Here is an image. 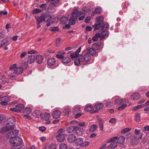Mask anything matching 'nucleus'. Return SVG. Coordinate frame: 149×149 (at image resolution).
I'll return each instance as SVG.
<instances>
[{
	"label": "nucleus",
	"instance_id": "f257e3e1",
	"mask_svg": "<svg viewBox=\"0 0 149 149\" xmlns=\"http://www.w3.org/2000/svg\"><path fill=\"white\" fill-rule=\"evenodd\" d=\"M75 144L77 146L81 147H85L88 145L89 143L87 141H83V139L81 138L76 139L75 141Z\"/></svg>",
	"mask_w": 149,
	"mask_h": 149
},
{
	"label": "nucleus",
	"instance_id": "f03ea898",
	"mask_svg": "<svg viewBox=\"0 0 149 149\" xmlns=\"http://www.w3.org/2000/svg\"><path fill=\"white\" fill-rule=\"evenodd\" d=\"M10 142L12 146H18L22 144V140L21 138L16 136L10 139Z\"/></svg>",
	"mask_w": 149,
	"mask_h": 149
},
{
	"label": "nucleus",
	"instance_id": "7ed1b4c3",
	"mask_svg": "<svg viewBox=\"0 0 149 149\" xmlns=\"http://www.w3.org/2000/svg\"><path fill=\"white\" fill-rule=\"evenodd\" d=\"M15 123V119L11 118L8 119L5 123L6 127H8L10 130H12L14 129Z\"/></svg>",
	"mask_w": 149,
	"mask_h": 149
},
{
	"label": "nucleus",
	"instance_id": "20e7f679",
	"mask_svg": "<svg viewBox=\"0 0 149 149\" xmlns=\"http://www.w3.org/2000/svg\"><path fill=\"white\" fill-rule=\"evenodd\" d=\"M82 53L80 55V59H81V63L82 64H85L86 63L88 62L91 59V56L88 53Z\"/></svg>",
	"mask_w": 149,
	"mask_h": 149
},
{
	"label": "nucleus",
	"instance_id": "39448f33",
	"mask_svg": "<svg viewBox=\"0 0 149 149\" xmlns=\"http://www.w3.org/2000/svg\"><path fill=\"white\" fill-rule=\"evenodd\" d=\"M19 131L17 130H11L6 134L7 136L10 139L14 138L16 137L19 133Z\"/></svg>",
	"mask_w": 149,
	"mask_h": 149
},
{
	"label": "nucleus",
	"instance_id": "423d86ee",
	"mask_svg": "<svg viewBox=\"0 0 149 149\" xmlns=\"http://www.w3.org/2000/svg\"><path fill=\"white\" fill-rule=\"evenodd\" d=\"M81 111L80 108L78 107H75L73 109V113L75 115V117L78 118L81 116L82 113L80 112Z\"/></svg>",
	"mask_w": 149,
	"mask_h": 149
},
{
	"label": "nucleus",
	"instance_id": "0eeeda50",
	"mask_svg": "<svg viewBox=\"0 0 149 149\" xmlns=\"http://www.w3.org/2000/svg\"><path fill=\"white\" fill-rule=\"evenodd\" d=\"M79 128V126H70L68 127L67 129V131L69 133H72L75 131H76L77 133H78L77 132L78 131V129Z\"/></svg>",
	"mask_w": 149,
	"mask_h": 149
},
{
	"label": "nucleus",
	"instance_id": "6e6552de",
	"mask_svg": "<svg viewBox=\"0 0 149 149\" xmlns=\"http://www.w3.org/2000/svg\"><path fill=\"white\" fill-rule=\"evenodd\" d=\"M94 107L92 105L87 106L85 108V110L88 112L91 113H96L98 111V110H93Z\"/></svg>",
	"mask_w": 149,
	"mask_h": 149
},
{
	"label": "nucleus",
	"instance_id": "1a4fd4ad",
	"mask_svg": "<svg viewBox=\"0 0 149 149\" xmlns=\"http://www.w3.org/2000/svg\"><path fill=\"white\" fill-rule=\"evenodd\" d=\"M76 139V136L73 134H71L69 135L67 137L68 141L71 143L75 142Z\"/></svg>",
	"mask_w": 149,
	"mask_h": 149
},
{
	"label": "nucleus",
	"instance_id": "9d476101",
	"mask_svg": "<svg viewBox=\"0 0 149 149\" xmlns=\"http://www.w3.org/2000/svg\"><path fill=\"white\" fill-rule=\"evenodd\" d=\"M96 50H97L96 49L92 47L91 48L87 47L86 49V51L89 52V54L92 56H94L96 55L97 53Z\"/></svg>",
	"mask_w": 149,
	"mask_h": 149
},
{
	"label": "nucleus",
	"instance_id": "9b49d317",
	"mask_svg": "<svg viewBox=\"0 0 149 149\" xmlns=\"http://www.w3.org/2000/svg\"><path fill=\"white\" fill-rule=\"evenodd\" d=\"M31 112V109L29 107L26 108L23 111V113L25 117L29 118L30 117V116L29 115Z\"/></svg>",
	"mask_w": 149,
	"mask_h": 149
},
{
	"label": "nucleus",
	"instance_id": "f8f14e48",
	"mask_svg": "<svg viewBox=\"0 0 149 149\" xmlns=\"http://www.w3.org/2000/svg\"><path fill=\"white\" fill-rule=\"evenodd\" d=\"M50 116V115L49 113H45L41 117L42 118V119L44 120L48 121V120H49ZM50 121H47V122H46V123L47 124H49L50 123Z\"/></svg>",
	"mask_w": 149,
	"mask_h": 149
},
{
	"label": "nucleus",
	"instance_id": "ddd939ff",
	"mask_svg": "<svg viewBox=\"0 0 149 149\" xmlns=\"http://www.w3.org/2000/svg\"><path fill=\"white\" fill-rule=\"evenodd\" d=\"M23 71V69L21 67H17L14 70V73L17 74H21Z\"/></svg>",
	"mask_w": 149,
	"mask_h": 149
},
{
	"label": "nucleus",
	"instance_id": "4468645a",
	"mask_svg": "<svg viewBox=\"0 0 149 149\" xmlns=\"http://www.w3.org/2000/svg\"><path fill=\"white\" fill-rule=\"evenodd\" d=\"M35 56L34 55H31L29 56L27 58V62L29 63H33L35 60Z\"/></svg>",
	"mask_w": 149,
	"mask_h": 149
},
{
	"label": "nucleus",
	"instance_id": "2eb2a0df",
	"mask_svg": "<svg viewBox=\"0 0 149 149\" xmlns=\"http://www.w3.org/2000/svg\"><path fill=\"white\" fill-rule=\"evenodd\" d=\"M97 119L98 120L100 129L101 130L103 131V121L99 116L97 117Z\"/></svg>",
	"mask_w": 149,
	"mask_h": 149
},
{
	"label": "nucleus",
	"instance_id": "dca6fc26",
	"mask_svg": "<svg viewBox=\"0 0 149 149\" xmlns=\"http://www.w3.org/2000/svg\"><path fill=\"white\" fill-rule=\"evenodd\" d=\"M36 58V59L37 62L39 64H41L43 61V57L41 55H37Z\"/></svg>",
	"mask_w": 149,
	"mask_h": 149
},
{
	"label": "nucleus",
	"instance_id": "f3484780",
	"mask_svg": "<svg viewBox=\"0 0 149 149\" xmlns=\"http://www.w3.org/2000/svg\"><path fill=\"white\" fill-rule=\"evenodd\" d=\"M47 63L48 65L52 66L55 63V59L54 58H51L48 60Z\"/></svg>",
	"mask_w": 149,
	"mask_h": 149
},
{
	"label": "nucleus",
	"instance_id": "a211bd4d",
	"mask_svg": "<svg viewBox=\"0 0 149 149\" xmlns=\"http://www.w3.org/2000/svg\"><path fill=\"white\" fill-rule=\"evenodd\" d=\"M117 146V143L116 140L113 141L111 144L107 146V148H109V147L112 148H116Z\"/></svg>",
	"mask_w": 149,
	"mask_h": 149
},
{
	"label": "nucleus",
	"instance_id": "6ab92c4d",
	"mask_svg": "<svg viewBox=\"0 0 149 149\" xmlns=\"http://www.w3.org/2000/svg\"><path fill=\"white\" fill-rule=\"evenodd\" d=\"M140 98V95L139 93H136L133 94L131 96V98L134 100H137Z\"/></svg>",
	"mask_w": 149,
	"mask_h": 149
},
{
	"label": "nucleus",
	"instance_id": "aec40b11",
	"mask_svg": "<svg viewBox=\"0 0 149 149\" xmlns=\"http://www.w3.org/2000/svg\"><path fill=\"white\" fill-rule=\"evenodd\" d=\"M16 110L19 112L24 109V106L23 104H20L16 105Z\"/></svg>",
	"mask_w": 149,
	"mask_h": 149
},
{
	"label": "nucleus",
	"instance_id": "412c9836",
	"mask_svg": "<svg viewBox=\"0 0 149 149\" xmlns=\"http://www.w3.org/2000/svg\"><path fill=\"white\" fill-rule=\"evenodd\" d=\"M44 17L45 21L47 22H50L52 19L51 16L48 14H46V15H44Z\"/></svg>",
	"mask_w": 149,
	"mask_h": 149
},
{
	"label": "nucleus",
	"instance_id": "4be33fe9",
	"mask_svg": "<svg viewBox=\"0 0 149 149\" xmlns=\"http://www.w3.org/2000/svg\"><path fill=\"white\" fill-rule=\"evenodd\" d=\"M101 27L102 28V31H107L109 29V26L108 24L103 23L101 25Z\"/></svg>",
	"mask_w": 149,
	"mask_h": 149
},
{
	"label": "nucleus",
	"instance_id": "5701e85b",
	"mask_svg": "<svg viewBox=\"0 0 149 149\" xmlns=\"http://www.w3.org/2000/svg\"><path fill=\"white\" fill-rule=\"evenodd\" d=\"M65 139V136L62 135L61 136H56V140L59 142H61L64 141Z\"/></svg>",
	"mask_w": 149,
	"mask_h": 149
},
{
	"label": "nucleus",
	"instance_id": "b1692460",
	"mask_svg": "<svg viewBox=\"0 0 149 149\" xmlns=\"http://www.w3.org/2000/svg\"><path fill=\"white\" fill-rule=\"evenodd\" d=\"M35 18L37 21L38 23H42L45 21L44 16H41L38 17H35Z\"/></svg>",
	"mask_w": 149,
	"mask_h": 149
},
{
	"label": "nucleus",
	"instance_id": "393cba45",
	"mask_svg": "<svg viewBox=\"0 0 149 149\" xmlns=\"http://www.w3.org/2000/svg\"><path fill=\"white\" fill-rule=\"evenodd\" d=\"M68 18L66 17L63 16L60 19L61 23L62 24H66L68 21Z\"/></svg>",
	"mask_w": 149,
	"mask_h": 149
},
{
	"label": "nucleus",
	"instance_id": "a878e982",
	"mask_svg": "<svg viewBox=\"0 0 149 149\" xmlns=\"http://www.w3.org/2000/svg\"><path fill=\"white\" fill-rule=\"evenodd\" d=\"M103 107L104 105L103 104L101 103L96 104L94 106L95 109L97 110L102 109L103 108Z\"/></svg>",
	"mask_w": 149,
	"mask_h": 149
},
{
	"label": "nucleus",
	"instance_id": "bb28decb",
	"mask_svg": "<svg viewBox=\"0 0 149 149\" xmlns=\"http://www.w3.org/2000/svg\"><path fill=\"white\" fill-rule=\"evenodd\" d=\"M75 23V16H72L70 17L69 20V23L70 25H74Z\"/></svg>",
	"mask_w": 149,
	"mask_h": 149
},
{
	"label": "nucleus",
	"instance_id": "cd10ccee",
	"mask_svg": "<svg viewBox=\"0 0 149 149\" xmlns=\"http://www.w3.org/2000/svg\"><path fill=\"white\" fill-rule=\"evenodd\" d=\"M70 61L71 59L69 57H64L62 60V62L64 63H70Z\"/></svg>",
	"mask_w": 149,
	"mask_h": 149
},
{
	"label": "nucleus",
	"instance_id": "c85d7f7f",
	"mask_svg": "<svg viewBox=\"0 0 149 149\" xmlns=\"http://www.w3.org/2000/svg\"><path fill=\"white\" fill-rule=\"evenodd\" d=\"M10 39V38L9 37H7L4 39L1 42V43L0 45V47H2L5 44L8 42Z\"/></svg>",
	"mask_w": 149,
	"mask_h": 149
},
{
	"label": "nucleus",
	"instance_id": "c756f323",
	"mask_svg": "<svg viewBox=\"0 0 149 149\" xmlns=\"http://www.w3.org/2000/svg\"><path fill=\"white\" fill-rule=\"evenodd\" d=\"M65 131L63 129L61 128L58 130L57 132L58 135L57 136H61L62 135L63 136H65L64 134Z\"/></svg>",
	"mask_w": 149,
	"mask_h": 149
},
{
	"label": "nucleus",
	"instance_id": "7c9ffc66",
	"mask_svg": "<svg viewBox=\"0 0 149 149\" xmlns=\"http://www.w3.org/2000/svg\"><path fill=\"white\" fill-rule=\"evenodd\" d=\"M123 102V100L122 99L119 98L116 99L114 101L115 104L118 105L121 104Z\"/></svg>",
	"mask_w": 149,
	"mask_h": 149
},
{
	"label": "nucleus",
	"instance_id": "2f4dec72",
	"mask_svg": "<svg viewBox=\"0 0 149 149\" xmlns=\"http://www.w3.org/2000/svg\"><path fill=\"white\" fill-rule=\"evenodd\" d=\"M97 127V126L95 125H91L90 129V131L91 132H93L95 131Z\"/></svg>",
	"mask_w": 149,
	"mask_h": 149
},
{
	"label": "nucleus",
	"instance_id": "473e14b6",
	"mask_svg": "<svg viewBox=\"0 0 149 149\" xmlns=\"http://www.w3.org/2000/svg\"><path fill=\"white\" fill-rule=\"evenodd\" d=\"M125 141V138L123 136H120L118 138L117 142L119 144L123 143Z\"/></svg>",
	"mask_w": 149,
	"mask_h": 149
},
{
	"label": "nucleus",
	"instance_id": "72a5a7b5",
	"mask_svg": "<svg viewBox=\"0 0 149 149\" xmlns=\"http://www.w3.org/2000/svg\"><path fill=\"white\" fill-rule=\"evenodd\" d=\"M81 60V59H80V56L79 58H77L74 61L75 64L76 65H78L81 63V64H82Z\"/></svg>",
	"mask_w": 149,
	"mask_h": 149
},
{
	"label": "nucleus",
	"instance_id": "f704fd0d",
	"mask_svg": "<svg viewBox=\"0 0 149 149\" xmlns=\"http://www.w3.org/2000/svg\"><path fill=\"white\" fill-rule=\"evenodd\" d=\"M59 148V149H67V146L65 143H62L60 145Z\"/></svg>",
	"mask_w": 149,
	"mask_h": 149
},
{
	"label": "nucleus",
	"instance_id": "c9c22d12",
	"mask_svg": "<svg viewBox=\"0 0 149 149\" xmlns=\"http://www.w3.org/2000/svg\"><path fill=\"white\" fill-rule=\"evenodd\" d=\"M51 3L49 5L48 8L49 9L53 10L56 6V3L50 2Z\"/></svg>",
	"mask_w": 149,
	"mask_h": 149
},
{
	"label": "nucleus",
	"instance_id": "e433bc0d",
	"mask_svg": "<svg viewBox=\"0 0 149 149\" xmlns=\"http://www.w3.org/2000/svg\"><path fill=\"white\" fill-rule=\"evenodd\" d=\"M143 107L142 105H139L134 107L132 108V111H136Z\"/></svg>",
	"mask_w": 149,
	"mask_h": 149
},
{
	"label": "nucleus",
	"instance_id": "4c0bfd02",
	"mask_svg": "<svg viewBox=\"0 0 149 149\" xmlns=\"http://www.w3.org/2000/svg\"><path fill=\"white\" fill-rule=\"evenodd\" d=\"M101 25V23H99L98 24H95L93 26L94 27V30L95 31L97 30L98 29H99L100 27H101L100 25Z\"/></svg>",
	"mask_w": 149,
	"mask_h": 149
},
{
	"label": "nucleus",
	"instance_id": "58836bf2",
	"mask_svg": "<svg viewBox=\"0 0 149 149\" xmlns=\"http://www.w3.org/2000/svg\"><path fill=\"white\" fill-rule=\"evenodd\" d=\"M40 113L39 110H36L33 111V116L35 118H37L39 115Z\"/></svg>",
	"mask_w": 149,
	"mask_h": 149
},
{
	"label": "nucleus",
	"instance_id": "ea45409f",
	"mask_svg": "<svg viewBox=\"0 0 149 149\" xmlns=\"http://www.w3.org/2000/svg\"><path fill=\"white\" fill-rule=\"evenodd\" d=\"M96 13L97 14L100 13L102 11V9L101 7H97L95 9Z\"/></svg>",
	"mask_w": 149,
	"mask_h": 149
},
{
	"label": "nucleus",
	"instance_id": "a19ab883",
	"mask_svg": "<svg viewBox=\"0 0 149 149\" xmlns=\"http://www.w3.org/2000/svg\"><path fill=\"white\" fill-rule=\"evenodd\" d=\"M61 113L60 111L56 110V118H59L61 115ZM59 121V120L57 119L56 118V123H58Z\"/></svg>",
	"mask_w": 149,
	"mask_h": 149
},
{
	"label": "nucleus",
	"instance_id": "79ce46f5",
	"mask_svg": "<svg viewBox=\"0 0 149 149\" xmlns=\"http://www.w3.org/2000/svg\"><path fill=\"white\" fill-rule=\"evenodd\" d=\"M10 97L8 96H6L2 97V100L6 101L7 102H8L10 100Z\"/></svg>",
	"mask_w": 149,
	"mask_h": 149
},
{
	"label": "nucleus",
	"instance_id": "37998d69",
	"mask_svg": "<svg viewBox=\"0 0 149 149\" xmlns=\"http://www.w3.org/2000/svg\"><path fill=\"white\" fill-rule=\"evenodd\" d=\"M102 32L101 33L104 37L107 36L109 35V32L107 31H102Z\"/></svg>",
	"mask_w": 149,
	"mask_h": 149
},
{
	"label": "nucleus",
	"instance_id": "c03bdc74",
	"mask_svg": "<svg viewBox=\"0 0 149 149\" xmlns=\"http://www.w3.org/2000/svg\"><path fill=\"white\" fill-rule=\"evenodd\" d=\"M79 56V54H77L75 52L72 54L70 56V57L72 58H75Z\"/></svg>",
	"mask_w": 149,
	"mask_h": 149
},
{
	"label": "nucleus",
	"instance_id": "a18cd8bd",
	"mask_svg": "<svg viewBox=\"0 0 149 149\" xmlns=\"http://www.w3.org/2000/svg\"><path fill=\"white\" fill-rule=\"evenodd\" d=\"M127 106V104H123L121 105V106L119 107L118 108V110H121L124 109Z\"/></svg>",
	"mask_w": 149,
	"mask_h": 149
},
{
	"label": "nucleus",
	"instance_id": "49530a36",
	"mask_svg": "<svg viewBox=\"0 0 149 149\" xmlns=\"http://www.w3.org/2000/svg\"><path fill=\"white\" fill-rule=\"evenodd\" d=\"M135 117V120L137 122H139L140 121V116L139 114L137 113L136 114Z\"/></svg>",
	"mask_w": 149,
	"mask_h": 149
},
{
	"label": "nucleus",
	"instance_id": "de8ad7c7",
	"mask_svg": "<svg viewBox=\"0 0 149 149\" xmlns=\"http://www.w3.org/2000/svg\"><path fill=\"white\" fill-rule=\"evenodd\" d=\"M10 130V129L8 128V127H6V125L5 127L2 128V130L1 131V132L2 133H3L7 132L8 130Z\"/></svg>",
	"mask_w": 149,
	"mask_h": 149
},
{
	"label": "nucleus",
	"instance_id": "09e8293b",
	"mask_svg": "<svg viewBox=\"0 0 149 149\" xmlns=\"http://www.w3.org/2000/svg\"><path fill=\"white\" fill-rule=\"evenodd\" d=\"M49 148L50 149H56V145L55 143H51L49 144Z\"/></svg>",
	"mask_w": 149,
	"mask_h": 149
},
{
	"label": "nucleus",
	"instance_id": "8fccbe9b",
	"mask_svg": "<svg viewBox=\"0 0 149 149\" xmlns=\"http://www.w3.org/2000/svg\"><path fill=\"white\" fill-rule=\"evenodd\" d=\"M131 128H128L123 129L121 131V133L123 134H125L127 132L131 130Z\"/></svg>",
	"mask_w": 149,
	"mask_h": 149
},
{
	"label": "nucleus",
	"instance_id": "3c124183",
	"mask_svg": "<svg viewBox=\"0 0 149 149\" xmlns=\"http://www.w3.org/2000/svg\"><path fill=\"white\" fill-rule=\"evenodd\" d=\"M118 137L117 136H115L113 138H111L110 139L108 140L107 142V143H109L110 142H112L113 141L116 140L117 139Z\"/></svg>",
	"mask_w": 149,
	"mask_h": 149
},
{
	"label": "nucleus",
	"instance_id": "603ef678",
	"mask_svg": "<svg viewBox=\"0 0 149 149\" xmlns=\"http://www.w3.org/2000/svg\"><path fill=\"white\" fill-rule=\"evenodd\" d=\"M103 20V17L102 16L98 17L97 19V21L98 23H101Z\"/></svg>",
	"mask_w": 149,
	"mask_h": 149
},
{
	"label": "nucleus",
	"instance_id": "864d4df0",
	"mask_svg": "<svg viewBox=\"0 0 149 149\" xmlns=\"http://www.w3.org/2000/svg\"><path fill=\"white\" fill-rule=\"evenodd\" d=\"M78 131H77L78 133H77V134L79 135H81L82 134L83 132V129L79 127V128L78 129Z\"/></svg>",
	"mask_w": 149,
	"mask_h": 149
},
{
	"label": "nucleus",
	"instance_id": "5fc2aeb1",
	"mask_svg": "<svg viewBox=\"0 0 149 149\" xmlns=\"http://www.w3.org/2000/svg\"><path fill=\"white\" fill-rule=\"evenodd\" d=\"M100 46V45L99 44H97V43H94L92 46V47L93 48H95V49H97V47H99Z\"/></svg>",
	"mask_w": 149,
	"mask_h": 149
},
{
	"label": "nucleus",
	"instance_id": "6e6d98bb",
	"mask_svg": "<svg viewBox=\"0 0 149 149\" xmlns=\"http://www.w3.org/2000/svg\"><path fill=\"white\" fill-rule=\"evenodd\" d=\"M41 11V10L40 9H36L34 10L33 11V14L38 13Z\"/></svg>",
	"mask_w": 149,
	"mask_h": 149
},
{
	"label": "nucleus",
	"instance_id": "4d7b16f0",
	"mask_svg": "<svg viewBox=\"0 0 149 149\" xmlns=\"http://www.w3.org/2000/svg\"><path fill=\"white\" fill-rule=\"evenodd\" d=\"M8 13V12L7 11L4 12L3 11H0V17H1L3 15H6Z\"/></svg>",
	"mask_w": 149,
	"mask_h": 149
},
{
	"label": "nucleus",
	"instance_id": "13d9d810",
	"mask_svg": "<svg viewBox=\"0 0 149 149\" xmlns=\"http://www.w3.org/2000/svg\"><path fill=\"white\" fill-rule=\"evenodd\" d=\"M91 20V17L89 16L87 17L85 19V22L86 23H88Z\"/></svg>",
	"mask_w": 149,
	"mask_h": 149
},
{
	"label": "nucleus",
	"instance_id": "bf43d9fd",
	"mask_svg": "<svg viewBox=\"0 0 149 149\" xmlns=\"http://www.w3.org/2000/svg\"><path fill=\"white\" fill-rule=\"evenodd\" d=\"M56 58H58L63 59L64 58V56L63 55L60 54H57Z\"/></svg>",
	"mask_w": 149,
	"mask_h": 149
},
{
	"label": "nucleus",
	"instance_id": "052dcab7",
	"mask_svg": "<svg viewBox=\"0 0 149 149\" xmlns=\"http://www.w3.org/2000/svg\"><path fill=\"white\" fill-rule=\"evenodd\" d=\"M39 129L40 131L43 132L45 130L46 128L44 126H42L39 127Z\"/></svg>",
	"mask_w": 149,
	"mask_h": 149
},
{
	"label": "nucleus",
	"instance_id": "680f3d73",
	"mask_svg": "<svg viewBox=\"0 0 149 149\" xmlns=\"http://www.w3.org/2000/svg\"><path fill=\"white\" fill-rule=\"evenodd\" d=\"M4 32L2 31H0V38H3L4 37Z\"/></svg>",
	"mask_w": 149,
	"mask_h": 149
},
{
	"label": "nucleus",
	"instance_id": "e2e57ef3",
	"mask_svg": "<svg viewBox=\"0 0 149 149\" xmlns=\"http://www.w3.org/2000/svg\"><path fill=\"white\" fill-rule=\"evenodd\" d=\"M49 148V144L48 143L46 144L42 148L43 149H47Z\"/></svg>",
	"mask_w": 149,
	"mask_h": 149
},
{
	"label": "nucleus",
	"instance_id": "0e129e2a",
	"mask_svg": "<svg viewBox=\"0 0 149 149\" xmlns=\"http://www.w3.org/2000/svg\"><path fill=\"white\" fill-rule=\"evenodd\" d=\"M47 7V5L46 4H43L40 6L41 8H46Z\"/></svg>",
	"mask_w": 149,
	"mask_h": 149
},
{
	"label": "nucleus",
	"instance_id": "69168bd1",
	"mask_svg": "<svg viewBox=\"0 0 149 149\" xmlns=\"http://www.w3.org/2000/svg\"><path fill=\"white\" fill-rule=\"evenodd\" d=\"M4 117L3 115L0 116V124H1L2 122L4 120Z\"/></svg>",
	"mask_w": 149,
	"mask_h": 149
},
{
	"label": "nucleus",
	"instance_id": "338daca9",
	"mask_svg": "<svg viewBox=\"0 0 149 149\" xmlns=\"http://www.w3.org/2000/svg\"><path fill=\"white\" fill-rule=\"evenodd\" d=\"M28 54H37V52L35 50H31L30 51H28Z\"/></svg>",
	"mask_w": 149,
	"mask_h": 149
},
{
	"label": "nucleus",
	"instance_id": "774afa93",
	"mask_svg": "<svg viewBox=\"0 0 149 149\" xmlns=\"http://www.w3.org/2000/svg\"><path fill=\"white\" fill-rule=\"evenodd\" d=\"M26 52H23L22 53L20 56V58H22L23 57H24L25 56H26Z\"/></svg>",
	"mask_w": 149,
	"mask_h": 149
}]
</instances>
